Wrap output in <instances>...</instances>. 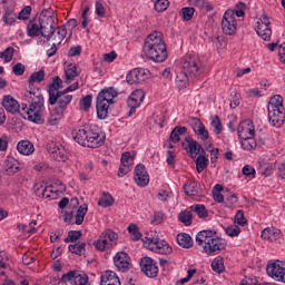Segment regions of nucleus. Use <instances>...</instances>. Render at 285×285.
Segmentation results:
<instances>
[{
	"instance_id": "nucleus-1",
	"label": "nucleus",
	"mask_w": 285,
	"mask_h": 285,
	"mask_svg": "<svg viewBox=\"0 0 285 285\" xmlns=\"http://www.w3.org/2000/svg\"><path fill=\"white\" fill-rule=\"evenodd\" d=\"M204 75V63L199 56L188 53L183 58L181 71L176 76V83L180 88H186L189 81L199 79Z\"/></svg>"
},
{
	"instance_id": "nucleus-2",
	"label": "nucleus",
	"mask_w": 285,
	"mask_h": 285,
	"mask_svg": "<svg viewBox=\"0 0 285 285\" xmlns=\"http://www.w3.org/2000/svg\"><path fill=\"white\" fill-rule=\"evenodd\" d=\"M72 137L79 146L86 148H101L106 144V134L97 125L75 128Z\"/></svg>"
},
{
	"instance_id": "nucleus-3",
	"label": "nucleus",
	"mask_w": 285,
	"mask_h": 285,
	"mask_svg": "<svg viewBox=\"0 0 285 285\" xmlns=\"http://www.w3.org/2000/svg\"><path fill=\"white\" fill-rule=\"evenodd\" d=\"M142 52L151 61L164 63L168 59V50L164 41V35L159 31L150 33L144 42Z\"/></svg>"
},
{
	"instance_id": "nucleus-4",
	"label": "nucleus",
	"mask_w": 285,
	"mask_h": 285,
	"mask_svg": "<svg viewBox=\"0 0 285 285\" xmlns=\"http://www.w3.org/2000/svg\"><path fill=\"white\" fill-rule=\"evenodd\" d=\"M196 244L202 246L203 253L209 257L219 255V253L226 250V246H228L226 239L217 236V232L212 229L198 232L196 235Z\"/></svg>"
},
{
	"instance_id": "nucleus-5",
	"label": "nucleus",
	"mask_w": 285,
	"mask_h": 285,
	"mask_svg": "<svg viewBox=\"0 0 285 285\" xmlns=\"http://www.w3.org/2000/svg\"><path fill=\"white\" fill-rule=\"evenodd\" d=\"M28 96L31 99V104L29 107L24 104L21 105L20 117L33 124H43V96L27 91Z\"/></svg>"
},
{
	"instance_id": "nucleus-6",
	"label": "nucleus",
	"mask_w": 285,
	"mask_h": 285,
	"mask_svg": "<svg viewBox=\"0 0 285 285\" xmlns=\"http://www.w3.org/2000/svg\"><path fill=\"white\" fill-rule=\"evenodd\" d=\"M246 10V3L239 2L236 4V10H227L222 20V30L224 35L233 37L237 32V18L244 17Z\"/></svg>"
},
{
	"instance_id": "nucleus-7",
	"label": "nucleus",
	"mask_w": 285,
	"mask_h": 285,
	"mask_svg": "<svg viewBox=\"0 0 285 285\" xmlns=\"http://www.w3.org/2000/svg\"><path fill=\"white\" fill-rule=\"evenodd\" d=\"M142 242L149 244V249L159 255H170L173 253V247L166 243V240H159V238L144 237Z\"/></svg>"
},
{
	"instance_id": "nucleus-8",
	"label": "nucleus",
	"mask_w": 285,
	"mask_h": 285,
	"mask_svg": "<svg viewBox=\"0 0 285 285\" xmlns=\"http://www.w3.org/2000/svg\"><path fill=\"white\" fill-rule=\"evenodd\" d=\"M40 21V30L41 37L47 41H50L52 37H55V32H57V27H55V17L52 16H41L39 18Z\"/></svg>"
},
{
	"instance_id": "nucleus-9",
	"label": "nucleus",
	"mask_w": 285,
	"mask_h": 285,
	"mask_svg": "<svg viewBox=\"0 0 285 285\" xmlns=\"http://www.w3.org/2000/svg\"><path fill=\"white\" fill-rule=\"evenodd\" d=\"M255 30L258 37H261L264 41L271 40L273 30L271 29V20L268 19V16H262V18L256 22Z\"/></svg>"
},
{
	"instance_id": "nucleus-10",
	"label": "nucleus",
	"mask_w": 285,
	"mask_h": 285,
	"mask_svg": "<svg viewBox=\"0 0 285 285\" xmlns=\"http://www.w3.org/2000/svg\"><path fill=\"white\" fill-rule=\"evenodd\" d=\"M144 99H146V92L141 89L135 90L127 100V106L130 108L129 117H132L135 112H137V108L144 104Z\"/></svg>"
},
{
	"instance_id": "nucleus-11",
	"label": "nucleus",
	"mask_w": 285,
	"mask_h": 285,
	"mask_svg": "<svg viewBox=\"0 0 285 285\" xmlns=\"http://www.w3.org/2000/svg\"><path fill=\"white\" fill-rule=\"evenodd\" d=\"M185 141L186 142H183V146L191 159H197V155H206V150L203 149L202 145H199L197 140L193 139V137L187 136Z\"/></svg>"
},
{
	"instance_id": "nucleus-12",
	"label": "nucleus",
	"mask_w": 285,
	"mask_h": 285,
	"mask_svg": "<svg viewBox=\"0 0 285 285\" xmlns=\"http://www.w3.org/2000/svg\"><path fill=\"white\" fill-rule=\"evenodd\" d=\"M134 181L140 188H146L148 184H150V176L146 170V166L144 164H138L134 169Z\"/></svg>"
},
{
	"instance_id": "nucleus-13",
	"label": "nucleus",
	"mask_w": 285,
	"mask_h": 285,
	"mask_svg": "<svg viewBox=\"0 0 285 285\" xmlns=\"http://www.w3.org/2000/svg\"><path fill=\"white\" fill-rule=\"evenodd\" d=\"M266 273L272 279L285 284V268L279 265V261L269 262L266 267Z\"/></svg>"
},
{
	"instance_id": "nucleus-14",
	"label": "nucleus",
	"mask_w": 285,
	"mask_h": 285,
	"mask_svg": "<svg viewBox=\"0 0 285 285\" xmlns=\"http://www.w3.org/2000/svg\"><path fill=\"white\" fill-rule=\"evenodd\" d=\"M140 268L147 277H157L159 275V267L157 262L151 257L145 256L140 259Z\"/></svg>"
},
{
	"instance_id": "nucleus-15",
	"label": "nucleus",
	"mask_w": 285,
	"mask_h": 285,
	"mask_svg": "<svg viewBox=\"0 0 285 285\" xmlns=\"http://www.w3.org/2000/svg\"><path fill=\"white\" fill-rule=\"evenodd\" d=\"M114 264L120 273H128L130 271V256L126 252H119L114 257Z\"/></svg>"
},
{
	"instance_id": "nucleus-16",
	"label": "nucleus",
	"mask_w": 285,
	"mask_h": 285,
	"mask_svg": "<svg viewBox=\"0 0 285 285\" xmlns=\"http://www.w3.org/2000/svg\"><path fill=\"white\" fill-rule=\"evenodd\" d=\"M262 239H267L268 242H275L276 244H282L284 238H282V230L276 227H266L262 230Z\"/></svg>"
},
{
	"instance_id": "nucleus-17",
	"label": "nucleus",
	"mask_w": 285,
	"mask_h": 285,
	"mask_svg": "<svg viewBox=\"0 0 285 285\" xmlns=\"http://www.w3.org/2000/svg\"><path fill=\"white\" fill-rule=\"evenodd\" d=\"M126 79H127V83H130V86L135 83H144V81L148 79V70L134 69L127 75Z\"/></svg>"
},
{
	"instance_id": "nucleus-18",
	"label": "nucleus",
	"mask_w": 285,
	"mask_h": 285,
	"mask_svg": "<svg viewBox=\"0 0 285 285\" xmlns=\"http://www.w3.org/2000/svg\"><path fill=\"white\" fill-rule=\"evenodd\" d=\"M56 101L52 102L51 97H49L50 106H55L58 104L59 110H61V115H63V110L68 108L70 101H72V95H67L63 91H58L56 95Z\"/></svg>"
},
{
	"instance_id": "nucleus-19",
	"label": "nucleus",
	"mask_w": 285,
	"mask_h": 285,
	"mask_svg": "<svg viewBox=\"0 0 285 285\" xmlns=\"http://www.w3.org/2000/svg\"><path fill=\"white\" fill-rule=\"evenodd\" d=\"M239 139L255 137V126L250 120H243L237 128Z\"/></svg>"
},
{
	"instance_id": "nucleus-20",
	"label": "nucleus",
	"mask_w": 285,
	"mask_h": 285,
	"mask_svg": "<svg viewBox=\"0 0 285 285\" xmlns=\"http://www.w3.org/2000/svg\"><path fill=\"white\" fill-rule=\"evenodd\" d=\"M2 106L11 115H21V105L12 96H4Z\"/></svg>"
},
{
	"instance_id": "nucleus-21",
	"label": "nucleus",
	"mask_w": 285,
	"mask_h": 285,
	"mask_svg": "<svg viewBox=\"0 0 285 285\" xmlns=\"http://www.w3.org/2000/svg\"><path fill=\"white\" fill-rule=\"evenodd\" d=\"M268 119L272 126L282 128L285 121V110L282 109H268Z\"/></svg>"
},
{
	"instance_id": "nucleus-22",
	"label": "nucleus",
	"mask_w": 285,
	"mask_h": 285,
	"mask_svg": "<svg viewBox=\"0 0 285 285\" xmlns=\"http://www.w3.org/2000/svg\"><path fill=\"white\" fill-rule=\"evenodd\" d=\"M3 173L4 175H16V173H19L21 170V167L19 166V161L14 159V157L8 156L7 159L3 163Z\"/></svg>"
},
{
	"instance_id": "nucleus-23",
	"label": "nucleus",
	"mask_w": 285,
	"mask_h": 285,
	"mask_svg": "<svg viewBox=\"0 0 285 285\" xmlns=\"http://www.w3.org/2000/svg\"><path fill=\"white\" fill-rule=\"evenodd\" d=\"M130 153L126 151L121 155L120 167L118 169V177H125L130 170H132V165H130Z\"/></svg>"
},
{
	"instance_id": "nucleus-24",
	"label": "nucleus",
	"mask_w": 285,
	"mask_h": 285,
	"mask_svg": "<svg viewBox=\"0 0 285 285\" xmlns=\"http://www.w3.org/2000/svg\"><path fill=\"white\" fill-rule=\"evenodd\" d=\"M63 80L59 76H56L52 78V82L49 85L48 92L49 98L51 97V104H55L57 101V92H59V89L62 88Z\"/></svg>"
},
{
	"instance_id": "nucleus-25",
	"label": "nucleus",
	"mask_w": 285,
	"mask_h": 285,
	"mask_svg": "<svg viewBox=\"0 0 285 285\" xmlns=\"http://www.w3.org/2000/svg\"><path fill=\"white\" fill-rule=\"evenodd\" d=\"M115 97H117V91L115 90V88L109 87L98 94L97 100L105 104H114Z\"/></svg>"
},
{
	"instance_id": "nucleus-26",
	"label": "nucleus",
	"mask_w": 285,
	"mask_h": 285,
	"mask_svg": "<svg viewBox=\"0 0 285 285\" xmlns=\"http://www.w3.org/2000/svg\"><path fill=\"white\" fill-rule=\"evenodd\" d=\"M100 285H121V281H119V276L112 271H107L100 281Z\"/></svg>"
},
{
	"instance_id": "nucleus-27",
	"label": "nucleus",
	"mask_w": 285,
	"mask_h": 285,
	"mask_svg": "<svg viewBox=\"0 0 285 285\" xmlns=\"http://www.w3.org/2000/svg\"><path fill=\"white\" fill-rule=\"evenodd\" d=\"M17 150L20 155L29 157L35 153V145L30 140H20L17 145Z\"/></svg>"
},
{
	"instance_id": "nucleus-28",
	"label": "nucleus",
	"mask_w": 285,
	"mask_h": 285,
	"mask_svg": "<svg viewBox=\"0 0 285 285\" xmlns=\"http://www.w3.org/2000/svg\"><path fill=\"white\" fill-rule=\"evenodd\" d=\"M184 193L188 197H197V195H202V189L199 185L195 180H190L184 185Z\"/></svg>"
},
{
	"instance_id": "nucleus-29",
	"label": "nucleus",
	"mask_w": 285,
	"mask_h": 285,
	"mask_svg": "<svg viewBox=\"0 0 285 285\" xmlns=\"http://www.w3.org/2000/svg\"><path fill=\"white\" fill-rule=\"evenodd\" d=\"M109 108H110V102H104L101 100H97L96 110H97L98 119H107Z\"/></svg>"
},
{
	"instance_id": "nucleus-30",
	"label": "nucleus",
	"mask_w": 285,
	"mask_h": 285,
	"mask_svg": "<svg viewBox=\"0 0 285 285\" xmlns=\"http://www.w3.org/2000/svg\"><path fill=\"white\" fill-rule=\"evenodd\" d=\"M27 35L28 37L35 38V37H41V23L38 20V22L30 21L27 26Z\"/></svg>"
},
{
	"instance_id": "nucleus-31",
	"label": "nucleus",
	"mask_w": 285,
	"mask_h": 285,
	"mask_svg": "<svg viewBox=\"0 0 285 285\" xmlns=\"http://www.w3.org/2000/svg\"><path fill=\"white\" fill-rule=\"evenodd\" d=\"M285 110L284 108V98L281 95H275L271 98L269 104L267 106V110Z\"/></svg>"
},
{
	"instance_id": "nucleus-32",
	"label": "nucleus",
	"mask_w": 285,
	"mask_h": 285,
	"mask_svg": "<svg viewBox=\"0 0 285 285\" xmlns=\"http://www.w3.org/2000/svg\"><path fill=\"white\" fill-rule=\"evenodd\" d=\"M100 237H104L107 244H111V248L117 246V239H119V235L112 229H106L100 234Z\"/></svg>"
},
{
	"instance_id": "nucleus-33",
	"label": "nucleus",
	"mask_w": 285,
	"mask_h": 285,
	"mask_svg": "<svg viewBox=\"0 0 285 285\" xmlns=\"http://www.w3.org/2000/svg\"><path fill=\"white\" fill-rule=\"evenodd\" d=\"M46 80V71L43 69L35 71L28 79L29 86H35V83H41Z\"/></svg>"
},
{
	"instance_id": "nucleus-34",
	"label": "nucleus",
	"mask_w": 285,
	"mask_h": 285,
	"mask_svg": "<svg viewBox=\"0 0 285 285\" xmlns=\"http://www.w3.org/2000/svg\"><path fill=\"white\" fill-rule=\"evenodd\" d=\"M177 244L181 246L183 248H193V237L188 234H178L177 237Z\"/></svg>"
},
{
	"instance_id": "nucleus-35",
	"label": "nucleus",
	"mask_w": 285,
	"mask_h": 285,
	"mask_svg": "<svg viewBox=\"0 0 285 285\" xmlns=\"http://www.w3.org/2000/svg\"><path fill=\"white\" fill-rule=\"evenodd\" d=\"M68 248L70 253H73V255H79V256L86 255V243L83 242L70 244Z\"/></svg>"
},
{
	"instance_id": "nucleus-36",
	"label": "nucleus",
	"mask_w": 285,
	"mask_h": 285,
	"mask_svg": "<svg viewBox=\"0 0 285 285\" xmlns=\"http://www.w3.org/2000/svg\"><path fill=\"white\" fill-rule=\"evenodd\" d=\"M189 208L191 213H196V215L200 219H206V217H208V209H206L205 205L196 204V205H191Z\"/></svg>"
},
{
	"instance_id": "nucleus-37",
	"label": "nucleus",
	"mask_w": 285,
	"mask_h": 285,
	"mask_svg": "<svg viewBox=\"0 0 285 285\" xmlns=\"http://www.w3.org/2000/svg\"><path fill=\"white\" fill-rule=\"evenodd\" d=\"M208 168V158H206V154H200L196 158V170L197 173H204Z\"/></svg>"
},
{
	"instance_id": "nucleus-38",
	"label": "nucleus",
	"mask_w": 285,
	"mask_h": 285,
	"mask_svg": "<svg viewBox=\"0 0 285 285\" xmlns=\"http://www.w3.org/2000/svg\"><path fill=\"white\" fill-rule=\"evenodd\" d=\"M115 204V198L110 193H104L98 202V206H101V208H110Z\"/></svg>"
},
{
	"instance_id": "nucleus-39",
	"label": "nucleus",
	"mask_w": 285,
	"mask_h": 285,
	"mask_svg": "<svg viewBox=\"0 0 285 285\" xmlns=\"http://www.w3.org/2000/svg\"><path fill=\"white\" fill-rule=\"evenodd\" d=\"M86 213H88V205L87 204H82L77 213H76V224L77 226H81V224H83V219H86Z\"/></svg>"
},
{
	"instance_id": "nucleus-40",
	"label": "nucleus",
	"mask_w": 285,
	"mask_h": 285,
	"mask_svg": "<svg viewBox=\"0 0 285 285\" xmlns=\"http://www.w3.org/2000/svg\"><path fill=\"white\" fill-rule=\"evenodd\" d=\"M2 21L6 26H12L17 21V14H14V10H11L10 8H6V12L2 17Z\"/></svg>"
},
{
	"instance_id": "nucleus-41",
	"label": "nucleus",
	"mask_w": 285,
	"mask_h": 285,
	"mask_svg": "<svg viewBox=\"0 0 285 285\" xmlns=\"http://www.w3.org/2000/svg\"><path fill=\"white\" fill-rule=\"evenodd\" d=\"M94 246L97 250H110L112 248V244H108L104 237H99L97 240L94 242Z\"/></svg>"
},
{
	"instance_id": "nucleus-42",
	"label": "nucleus",
	"mask_w": 285,
	"mask_h": 285,
	"mask_svg": "<svg viewBox=\"0 0 285 285\" xmlns=\"http://www.w3.org/2000/svg\"><path fill=\"white\" fill-rule=\"evenodd\" d=\"M66 82L70 83V81L75 80V77H79V73L77 72V66L69 65L66 69Z\"/></svg>"
},
{
	"instance_id": "nucleus-43",
	"label": "nucleus",
	"mask_w": 285,
	"mask_h": 285,
	"mask_svg": "<svg viewBox=\"0 0 285 285\" xmlns=\"http://www.w3.org/2000/svg\"><path fill=\"white\" fill-rule=\"evenodd\" d=\"M178 222L185 224L186 226H190L193 224V213L185 210L178 214Z\"/></svg>"
},
{
	"instance_id": "nucleus-44",
	"label": "nucleus",
	"mask_w": 285,
	"mask_h": 285,
	"mask_svg": "<svg viewBox=\"0 0 285 285\" xmlns=\"http://www.w3.org/2000/svg\"><path fill=\"white\" fill-rule=\"evenodd\" d=\"M57 35L53 33V41H58L57 46H61V41L66 39V35H68V29L66 27H58Z\"/></svg>"
},
{
	"instance_id": "nucleus-45",
	"label": "nucleus",
	"mask_w": 285,
	"mask_h": 285,
	"mask_svg": "<svg viewBox=\"0 0 285 285\" xmlns=\"http://www.w3.org/2000/svg\"><path fill=\"white\" fill-rule=\"evenodd\" d=\"M240 145L244 150H253V148L257 147V142L253 137L240 138Z\"/></svg>"
},
{
	"instance_id": "nucleus-46",
	"label": "nucleus",
	"mask_w": 285,
	"mask_h": 285,
	"mask_svg": "<svg viewBox=\"0 0 285 285\" xmlns=\"http://www.w3.org/2000/svg\"><path fill=\"white\" fill-rule=\"evenodd\" d=\"M179 14L183 19V21H190L195 14V8L193 7H184L180 11Z\"/></svg>"
},
{
	"instance_id": "nucleus-47",
	"label": "nucleus",
	"mask_w": 285,
	"mask_h": 285,
	"mask_svg": "<svg viewBox=\"0 0 285 285\" xmlns=\"http://www.w3.org/2000/svg\"><path fill=\"white\" fill-rule=\"evenodd\" d=\"M212 271H214V273H224L225 267L223 257L218 256L212 262Z\"/></svg>"
},
{
	"instance_id": "nucleus-48",
	"label": "nucleus",
	"mask_w": 285,
	"mask_h": 285,
	"mask_svg": "<svg viewBox=\"0 0 285 285\" xmlns=\"http://www.w3.org/2000/svg\"><path fill=\"white\" fill-rule=\"evenodd\" d=\"M127 230L130 233L132 242H139L141 239L142 235L139 233V227L136 224H130Z\"/></svg>"
},
{
	"instance_id": "nucleus-49",
	"label": "nucleus",
	"mask_w": 285,
	"mask_h": 285,
	"mask_svg": "<svg viewBox=\"0 0 285 285\" xmlns=\"http://www.w3.org/2000/svg\"><path fill=\"white\" fill-rule=\"evenodd\" d=\"M49 188H51V194L59 197V195H62V193H66V185L63 183L59 181V184L49 185Z\"/></svg>"
},
{
	"instance_id": "nucleus-50",
	"label": "nucleus",
	"mask_w": 285,
	"mask_h": 285,
	"mask_svg": "<svg viewBox=\"0 0 285 285\" xmlns=\"http://www.w3.org/2000/svg\"><path fill=\"white\" fill-rule=\"evenodd\" d=\"M79 105L81 110H85V112H88V110H90V106H92V96L91 95L85 96L82 99H80Z\"/></svg>"
},
{
	"instance_id": "nucleus-51",
	"label": "nucleus",
	"mask_w": 285,
	"mask_h": 285,
	"mask_svg": "<svg viewBox=\"0 0 285 285\" xmlns=\"http://www.w3.org/2000/svg\"><path fill=\"white\" fill-rule=\"evenodd\" d=\"M81 230H69L68 237L63 239L65 244H70V242H77L81 237Z\"/></svg>"
},
{
	"instance_id": "nucleus-52",
	"label": "nucleus",
	"mask_w": 285,
	"mask_h": 285,
	"mask_svg": "<svg viewBox=\"0 0 285 285\" xmlns=\"http://www.w3.org/2000/svg\"><path fill=\"white\" fill-rule=\"evenodd\" d=\"M52 159H55L56 161H66L68 159V153L66 151V148L60 147L59 150H57V153L51 156Z\"/></svg>"
},
{
	"instance_id": "nucleus-53",
	"label": "nucleus",
	"mask_w": 285,
	"mask_h": 285,
	"mask_svg": "<svg viewBox=\"0 0 285 285\" xmlns=\"http://www.w3.org/2000/svg\"><path fill=\"white\" fill-rule=\"evenodd\" d=\"M169 4H170V2L168 0H157L154 3V8H155L156 12H164V11L168 10Z\"/></svg>"
},
{
	"instance_id": "nucleus-54",
	"label": "nucleus",
	"mask_w": 285,
	"mask_h": 285,
	"mask_svg": "<svg viewBox=\"0 0 285 285\" xmlns=\"http://www.w3.org/2000/svg\"><path fill=\"white\" fill-rule=\"evenodd\" d=\"M235 224L238 226H246L248 224V220L244 216V210L239 209L235 214Z\"/></svg>"
},
{
	"instance_id": "nucleus-55",
	"label": "nucleus",
	"mask_w": 285,
	"mask_h": 285,
	"mask_svg": "<svg viewBox=\"0 0 285 285\" xmlns=\"http://www.w3.org/2000/svg\"><path fill=\"white\" fill-rule=\"evenodd\" d=\"M212 127L214 128L215 135H222V120L219 119V116H214L212 119Z\"/></svg>"
},
{
	"instance_id": "nucleus-56",
	"label": "nucleus",
	"mask_w": 285,
	"mask_h": 285,
	"mask_svg": "<svg viewBox=\"0 0 285 285\" xmlns=\"http://www.w3.org/2000/svg\"><path fill=\"white\" fill-rule=\"evenodd\" d=\"M242 173L245 175V177H249V179H255V175L257 174L255 167L250 165H245L242 169Z\"/></svg>"
},
{
	"instance_id": "nucleus-57",
	"label": "nucleus",
	"mask_w": 285,
	"mask_h": 285,
	"mask_svg": "<svg viewBox=\"0 0 285 285\" xmlns=\"http://www.w3.org/2000/svg\"><path fill=\"white\" fill-rule=\"evenodd\" d=\"M32 12V7L27 6L24 7L18 14V19L20 21H27V19H30V14Z\"/></svg>"
},
{
	"instance_id": "nucleus-58",
	"label": "nucleus",
	"mask_w": 285,
	"mask_h": 285,
	"mask_svg": "<svg viewBox=\"0 0 285 285\" xmlns=\"http://www.w3.org/2000/svg\"><path fill=\"white\" fill-rule=\"evenodd\" d=\"M61 147H62V145L59 142L49 141L47 144L48 154L51 155V157H53V155L57 153V150H59Z\"/></svg>"
},
{
	"instance_id": "nucleus-59",
	"label": "nucleus",
	"mask_w": 285,
	"mask_h": 285,
	"mask_svg": "<svg viewBox=\"0 0 285 285\" xmlns=\"http://www.w3.org/2000/svg\"><path fill=\"white\" fill-rule=\"evenodd\" d=\"M242 233V228L237 225H230L226 228V235L229 237H237Z\"/></svg>"
},
{
	"instance_id": "nucleus-60",
	"label": "nucleus",
	"mask_w": 285,
	"mask_h": 285,
	"mask_svg": "<svg viewBox=\"0 0 285 285\" xmlns=\"http://www.w3.org/2000/svg\"><path fill=\"white\" fill-rule=\"evenodd\" d=\"M12 72L16 75V77H21L26 72V66L21 62H18L12 67Z\"/></svg>"
},
{
	"instance_id": "nucleus-61",
	"label": "nucleus",
	"mask_w": 285,
	"mask_h": 285,
	"mask_svg": "<svg viewBox=\"0 0 285 285\" xmlns=\"http://www.w3.org/2000/svg\"><path fill=\"white\" fill-rule=\"evenodd\" d=\"M2 52L6 63H10V61H12V57H14V47H8Z\"/></svg>"
},
{
	"instance_id": "nucleus-62",
	"label": "nucleus",
	"mask_w": 285,
	"mask_h": 285,
	"mask_svg": "<svg viewBox=\"0 0 285 285\" xmlns=\"http://www.w3.org/2000/svg\"><path fill=\"white\" fill-rule=\"evenodd\" d=\"M189 125L191 126L194 132L196 134L204 125L199 118H191L189 121Z\"/></svg>"
},
{
	"instance_id": "nucleus-63",
	"label": "nucleus",
	"mask_w": 285,
	"mask_h": 285,
	"mask_svg": "<svg viewBox=\"0 0 285 285\" xmlns=\"http://www.w3.org/2000/svg\"><path fill=\"white\" fill-rule=\"evenodd\" d=\"M196 135H198V137H200V139L203 141H207V139H209V134H208V129H206V126L203 125L202 128L196 132Z\"/></svg>"
},
{
	"instance_id": "nucleus-64",
	"label": "nucleus",
	"mask_w": 285,
	"mask_h": 285,
	"mask_svg": "<svg viewBox=\"0 0 285 285\" xmlns=\"http://www.w3.org/2000/svg\"><path fill=\"white\" fill-rule=\"evenodd\" d=\"M257 277L255 276H245L239 285H257Z\"/></svg>"
}]
</instances>
